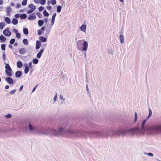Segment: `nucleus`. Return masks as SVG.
Instances as JSON below:
<instances>
[{
  "label": "nucleus",
  "instance_id": "f257e3e1",
  "mask_svg": "<svg viewBox=\"0 0 161 161\" xmlns=\"http://www.w3.org/2000/svg\"><path fill=\"white\" fill-rule=\"evenodd\" d=\"M85 120L86 121V125L82 124V122L80 124V136H82L83 133L86 136H89L92 137H108V136H124L126 134L132 135L135 134H139L144 135L145 132L142 131L144 129V126L141 125L140 128H128L126 127L125 129H119L114 130H107L98 131L94 130H99L100 127L97 125L94 124L92 120V119H87Z\"/></svg>",
  "mask_w": 161,
  "mask_h": 161
},
{
  "label": "nucleus",
  "instance_id": "f03ea898",
  "mask_svg": "<svg viewBox=\"0 0 161 161\" xmlns=\"http://www.w3.org/2000/svg\"><path fill=\"white\" fill-rule=\"evenodd\" d=\"M76 48L80 52L87 51L88 47V43L85 39L79 40L76 41Z\"/></svg>",
  "mask_w": 161,
  "mask_h": 161
},
{
  "label": "nucleus",
  "instance_id": "7ed1b4c3",
  "mask_svg": "<svg viewBox=\"0 0 161 161\" xmlns=\"http://www.w3.org/2000/svg\"><path fill=\"white\" fill-rule=\"evenodd\" d=\"M150 130L152 134H161V121L157 123Z\"/></svg>",
  "mask_w": 161,
  "mask_h": 161
},
{
  "label": "nucleus",
  "instance_id": "20e7f679",
  "mask_svg": "<svg viewBox=\"0 0 161 161\" xmlns=\"http://www.w3.org/2000/svg\"><path fill=\"white\" fill-rule=\"evenodd\" d=\"M5 64V68L6 69L5 70L6 74L8 76H10V66L8 63H4Z\"/></svg>",
  "mask_w": 161,
  "mask_h": 161
},
{
  "label": "nucleus",
  "instance_id": "39448f33",
  "mask_svg": "<svg viewBox=\"0 0 161 161\" xmlns=\"http://www.w3.org/2000/svg\"><path fill=\"white\" fill-rule=\"evenodd\" d=\"M36 18V16L34 13L31 14L28 17V19L29 20H35Z\"/></svg>",
  "mask_w": 161,
  "mask_h": 161
},
{
  "label": "nucleus",
  "instance_id": "423d86ee",
  "mask_svg": "<svg viewBox=\"0 0 161 161\" xmlns=\"http://www.w3.org/2000/svg\"><path fill=\"white\" fill-rule=\"evenodd\" d=\"M23 75L22 72L20 70H18L15 73V76L17 78H20Z\"/></svg>",
  "mask_w": 161,
  "mask_h": 161
},
{
  "label": "nucleus",
  "instance_id": "0eeeda50",
  "mask_svg": "<svg viewBox=\"0 0 161 161\" xmlns=\"http://www.w3.org/2000/svg\"><path fill=\"white\" fill-rule=\"evenodd\" d=\"M9 28H5L3 31V33L6 36H10V31L9 30Z\"/></svg>",
  "mask_w": 161,
  "mask_h": 161
},
{
  "label": "nucleus",
  "instance_id": "6e6552de",
  "mask_svg": "<svg viewBox=\"0 0 161 161\" xmlns=\"http://www.w3.org/2000/svg\"><path fill=\"white\" fill-rule=\"evenodd\" d=\"M123 33L122 32H120L119 38L120 42L121 44H123L124 42V36L123 35Z\"/></svg>",
  "mask_w": 161,
  "mask_h": 161
},
{
  "label": "nucleus",
  "instance_id": "1a4fd4ad",
  "mask_svg": "<svg viewBox=\"0 0 161 161\" xmlns=\"http://www.w3.org/2000/svg\"><path fill=\"white\" fill-rule=\"evenodd\" d=\"M39 41L41 42H47V37H44L42 36H41L39 37Z\"/></svg>",
  "mask_w": 161,
  "mask_h": 161
},
{
  "label": "nucleus",
  "instance_id": "9d476101",
  "mask_svg": "<svg viewBox=\"0 0 161 161\" xmlns=\"http://www.w3.org/2000/svg\"><path fill=\"white\" fill-rule=\"evenodd\" d=\"M41 42L39 40H37L36 42V49L38 50L39 49L41 46Z\"/></svg>",
  "mask_w": 161,
  "mask_h": 161
},
{
  "label": "nucleus",
  "instance_id": "9b49d317",
  "mask_svg": "<svg viewBox=\"0 0 161 161\" xmlns=\"http://www.w3.org/2000/svg\"><path fill=\"white\" fill-rule=\"evenodd\" d=\"M80 30L83 32H85L86 29V24H83L80 27Z\"/></svg>",
  "mask_w": 161,
  "mask_h": 161
},
{
  "label": "nucleus",
  "instance_id": "f8f14e48",
  "mask_svg": "<svg viewBox=\"0 0 161 161\" xmlns=\"http://www.w3.org/2000/svg\"><path fill=\"white\" fill-rule=\"evenodd\" d=\"M26 52V50L25 48H20L19 50V52L21 54H24Z\"/></svg>",
  "mask_w": 161,
  "mask_h": 161
},
{
  "label": "nucleus",
  "instance_id": "ddd939ff",
  "mask_svg": "<svg viewBox=\"0 0 161 161\" xmlns=\"http://www.w3.org/2000/svg\"><path fill=\"white\" fill-rule=\"evenodd\" d=\"M16 65L17 68H21L23 66V64L21 61H18L17 62Z\"/></svg>",
  "mask_w": 161,
  "mask_h": 161
},
{
  "label": "nucleus",
  "instance_id": "4468645a",
  "mask_svg": "<svg viewBox=\"0 0 161 161\" xmlns=\"http://www.w3.org/2000/svg\"><path fill=\"white\" fill-rule=\"evenodd\" d=\"M27 15L25 13L20 14V19H25L26 18Z\"/></svg>",
  "mask_w": 161,
  "mask_h": 161
},
{
  "label": "nucleus",
  "instance_id": "2eb2a0df",
  "mask_svg": "<svg viewBox=\"0 0 161 161\" xmlns=\"http://www.w3.org/2000/svg\"><path fill=\"white\" fill-rule=\"evenodd\" d=\"M28 8H30V9H31L33 11L35 10L36 9V7L33 4H31L28 5Z\"/></svg>",
  "mask_w": 161,
  "mask_h": 161
},
{
  "label": "nucleus",
  "instance_id": "dca6fc26",
  "mask_svg": "<svg viewBox=\"0 0 161 161\" xmlns=\"http://www.w3.org/2000/svg\"><path fill=\"white\" fill-rule=\"evenodd\" d=\"M18 20L16 18H13L11 21V23L14 25H15L18 24Z\"/></svg>",
  "mask_w": 161,
  "mask_h": 161
},
{
  "label": "nucleus",
  "instance_id": "f3484780",
  "mask_svg": "<svg viewBox=\"0 0 161 161\" xmlns=\"http://www.w3.org/2000/svg\"><path fill=\"white\" fill-rule=\"evenodd\" d=\"M43 52L42 50H40L39 52L37 54L36 57L38 58H40Z\"/></svg>",
  "mask_w": 161,
  "mask_h": 161
},
{
  "label": "nucleus",
  "instance_id": "a211bd4d",
  "mask_svg": "<svg viewBox=\"0 0 161 161\" xmlns=\"http://www.w3.org/2000/svg\"><path fill=\"white\" fill-rule=\"evenodd\" d=\"M38 24L39 27H41L44 24L43 21L42 19H39L38 21Z\"/></svg>",
  "mask_w": 161,
  "mask_h": 161
},
{
  "label": "nucleus",
  "instance_id": "6ab92c4d",
  "mask_svg": "<svg viewBox=\"0 0 161 161\" xmlns=\"http://www.w3.org/2000/svg\"><path fill=\"white\" fill-rule=\"evenodd\" d=\"M23 33L25 35H27L29 34V31L27 28H23Z\"/></svg>",
  "mask_w": 161,
  "mask_h": 161
},
{
  "label": "nucleus",
  "instance_id": "aec40b11",
  "mask_svg": "<svg viewBox=\"0 0 161 161\" xmlns=\"http://www.w3.org/2000/svg\"><path fill=\"white\" fill-rule=\"evenodd\" d=\"M0 40L2 42H3L5 41L6 38L3 35H2L0 36Z\"/></svg>",
  "mask_w": 161,
  "mask_h": 161
},
{
  "label": "nucleus",
  "instance_id": "412c9836",
  "mask_svg": "<svg viewBox=\"0 0 161 161\" xmlns=\"http://www.w3.org/2000/svg\"><path fill=\"white\" fill-rule=\"evenodd\" d=\"M43 14L44 16L45 17H47L49 15V14L47 12L46 9L43 10Z\"/></svg>",
  "mask_w": 161,
  "mask_h": 161
},
{
  "label": "nucleus",
  "instance_id": "4be33fe9",
  "mask_svg": "<svg viewBox=\"0 0 161 161\" xmlns=\"http://www.w3.org/2000/svg\"><path fill=\"white\" fill-rule=\"evenodd\" d=\"M62 8V6L59 5L57 7V11L58 13L60 12Z\"/></svg>",
  "mask_w": 161,
  "mask_h": 161
},
{
  "label": "nucleus",
  "instance_id": "5701e85b",
  "mask_svg": "<svg viewBox=\"0 0 161 161\" xmlns=\"http://www.w3.org/2000/svg\"><path fill=\"white\" fill-rule=\"evenodd\" d=\"M135 113V115H134V122L135 123L137 121V118H138V115L137 114L136 112H134Z\"/></svg>",
  "mask_w": 161,
  "mask_h": 161
},
{
  "label": "nucleus",
  "instance_id": "b1692460",
  "mask_svg": "<svg viewBox=\"0 0 161 161\" xmlns=\"http://www.w3.org/2000/svg\"><path fill=\"white\" fill-rule=\"evenodd\" d=\"M23 43L25 45H27L28 44V41L27 39H24L22 41Z\"/></svg>",
  "mask_w": 161,
  "mask_h": 161
},
{
  "label": "nucleus",
  "instance_id": "393cba45",
  "mask_svg": "<svg viewBox=\"0 0 161 161\" xmlns=\"http://www.w3.org/2000/svg\"><path fill=\"white\" fill-rule=\"evenodd\" d=\"M32 61L33 64H36L38 63L39 60L37 58H33Z\"/></svg>",
  "mask_w": 161,
  "mask_h": 161
},
{
  "label": "nucleus",
  "instance_id": "a878e982",
  "mask_svg": "<svg viewBox=\"0 0 161 161\" xmlns=\"http://www.w3.org/2000/svg\"><path fill=\"white\" fill-rule=\"evenodd\" d=\"M15 41V40L14 38H12V39H11V41H10V43H11L10 48H11V49H13V47L11 45V44H13L14 43Z\"/></svg>",
  "mask_w": 161,
  "mask_h": 161
},
{
  "label": "nucleus",
  "instance_id": "bb28decb",
  "mask_svg": "<svg viewBox=\"0 0 161 161\" xmlns=\"http://www.w3.org/2000/svg\"><path fill=\"white\" fill-rule=\"evenodd\" d=\"M107 52L109 54H113V52L112 49L111 48L110 49L107 48Z\"/></svg>",
  "mask_w": 161,
  "mask_h": 161
},
{
  "label": "nucleus",
  "instance_id": "cd10ccee",
  "mask_svg": "<svg viewBox=\"0 0 161 161\" xmlns=\"http://www.w3.org/2000/svg\"><path fill=\"white\" fill-rule=\"evenodd\" d=\"M47 46V44L46 43H44L41 47V48L40 49L41 50H42L43 51H44L45 49L46 48Z\"/></svg>",
  "mask_w": 161,
  "mask_h": 161
},
{
  "label": "nucleus",
  "instance_id": "c85d7f7f",
  "mask_svg": "<svg viewBox=\"0 0 161 161\" xmlns=\"http://www.w3.org/2000/svg\"><path fill=\"white\" fill-rule=\"evenodd\" d=\"M28 0H23L21 3V4L23 6H25L27 5Z\"/></svg>",
  "mask_w": 161,
  "mask_h": 161
},
{
  "label": "nucleus",
  "instance_id": "c756f323",
  "mask_svg": "<svg viewBox=\"0 0 161 161\" xmlns=\"http://www.w3.org/2000/svg\"><path fill=\"white\" fill-rule=\"evenodd\" d=\"M5 21L8 24H10V19L8 17H5Z\"/></svg>",
  "mask_w": 161,
  "mask_h": 161
},
{
  "label": "nucleus",
  "instance_id": "7c9ffc66",
  "mask_svg": "<svg viewBox=\"0 0 161 161\" xmlns=\"http://www.w3.org/2000/svg\"><path fill=\"white\" fill-rule=\"evenodd\" d=\"M5 26V23L4 22L0 23V29H3Z\"/></svg>",
  "mask_w": 161,
  "mask_h": 161
},
{
  "label": "nucleus",
  "instance_id": "2f4dec72",
  "mask_svg": "<svg viewBox=\"0 0 161 161\" xmlns=\"http://www.w3.org/2000/svg\"><path fill=\"white\" fill-rule=\"evenodd\" d=\"M39 3H40L42 5H44L46 3V0H40V1L38 2Z\"/></svg>",
  "mask_w": 161,
  "mask_h": 161
},
{
  "label": "nucleus",
  "instance_id": "473e14b6",
  "mask_svg": "<svg viewBox=\"0 0 161 161\" xmlns=\"http://www.w3.org/2000/svg\"><path fill=\"white\" fill-rule=\"evenodd\" d=\"M39 11L40 12L42 11L44 9V7L43 6H40L38 8Z\"/></svg>",
  "mask_w": 161,
  "mask_h": 161
},
{
  "label": "nucleus",
  "instance_id": "72a5a7b5",
  "mask_svg": "<svg viewBox=\"0 0 161 161\" xmlns=\"http://www.w3.org/2000/svg\"><path fill=\"white\" fill-rule=\"evenodd\" d=\"M15 34H16V38L17 39H19L21 37V34L20 33H19L18 32L17 33Z\"/></svg>",
  "mask_w": 161,
  "mask_h": 161
},
{
  "label": "nucleus",
  "instance_id": "f704fd0d",
  "mask_svg": "<svg viewBox=\"0 0 161 161\" xmlns=\"http://www.w3.org/2000/svg\"><path fill=\"white\" fill-rule=\"evenodd\" d=\"M14 18H16L17 19L19 18L20 17V14L17 13L15 14L14 16Z\"/></svg>",
  "mask_w": 161,
  "mask_h": 161
},
{
  "label": "nucleus",
  "instance_id": "c9c22d12",
  "mask_svg": "<svg viewBox=\"0 0 161 161\" xmlns=\"http://www.w3.org/2000/svg\"><path fill=\"white\" fill-rule=\"evenodd\" d=\"M6 12L7 13V15H8L10 14L9 13L10 12V7H8L7 8Z\"/></svg>",
  "mask_w": 161,
  "mask_h": 161
},
{
  "label": "nucleus",
  "instance_id": "e433bc0d",
  "mask_svg": "<svg viewBox=\"0 0 161 161\" xmlns=\"http://www.w3.org/2000/svg\"><path fill=\"white\" fill-rule=\"evenodd\" d=\"M29 70V69L28 68H25L24 70V73L25 74H27Z\"/></svg>",
  "mask_w": 161,
  "mask_h": 161
},
{
  "label": "nucleus",
  "instance_id": "4c0bfd02",
  "mask_svg": "<svg viewBox=\"0 0 161 161\" xmlns=\"http://www.w3.org/2000/svg\"><path fill=\"white\" fill-rule=\"evenodd\" d=\"M36 14L39 18L41 19L42 18V14L40 12H37L36 13Z\"/></svg>",
  "mask_w": 161,
  "mask_h": 161
},
{
  "label": "nucleus",
  "instance_id": "58836bf2",
  "mask_svg": "<svg viewBox=\"0 0 161 161\" xmlns=\"http://www.w3.org/2000/svg\"><path fill=\"white\" fill-rule=\"evenodd\" d=\"M57 3L56 0H51V4L53 5H55Z\"/></svg>",
  "mask_w": 161,
  "mask_h": 161
},
{
  "label": "nucleus",
  "instance_id": "ea45409f",
  "mask_svg": "<svg viewBox=\"0 0 161 161\" xmlns=\"http://www.w3.org/2000/svg\"><path fill=\"white\" fill-rule=\"evenodd\" d=\"M147 121V120L146 119H144L142 122L141 125H145V124H146Z\"/></svg>",
  "mask_w": 161,
  "mask_h": 161
},
{
  "label": "nucleus",
  "instance_id": "a19ab883",
  "mask_svg": "<svg viewBox=\"0 0 161 161\" xmlns=\"http://www.w3.org/2000/svg\"><path fill=\"white\" fill-rule=\"evenodd\" d=\"M44 32V31H42L41 30V29L40 30H39L37 31V33L38 35L39 36L41 35Z\"/></svg>",
  "mask_w": 161,
  "mask_h": 161
},
{
  "label": "nucleus",
  "instance_id": "79ce46f5",
  "mask_svg": "<svg viewBox=\"0 0 161 161\" xmlns=\"http://www.w3.org/2000/svg\"><path fill=\"white\" fill-rule=\"evenodd\" d=\"M28 65V68L30 69H32L33 68V67L32 66V63L31 62H30L29 63Z\"/></svg>",
  "mask_w": 161,
  "mask_h": 161
},
{
  "label": "nucleus",
  "instance_id": "37998d69",
  "mask_svg": "<svg viewBox=\"0 0 161 161\" xmlns=\"http://www.w3.org/2000/svg\"><path fill=\"white\" fill-rule=\"evenodd\" d=\"M5 45L4 44H2L1 45V48L4 51L5 50Z\"/></svg>",
  "mask_w": 161,
  "mask_h": 161
},
{
  "label": "nucleus",
  "instance_id": "c03bdc74",
  "mask_svg": "<svg viewBox=\"0 0 161 161\" xmlns=\"http://www.w3.org/2000/svg\"><path fill=\"white\" fill-rule=\"evenodd\" d=\"M42 20L44 23V22L45 24H47L48 22V19L47 18H45L42 19Z\"/></svg>",
  "mask_w": 161,
  "mask_h": 161
},
{
  "label": "nucleus",
  "instance_id": "a18cd8bd",
  "mask_svg": "<svg viewBox=\"0 0 161 161\" xmlns=\"http://www.w3.org/2000/svg\"><path fill=\"white\" fill-rule=\"evenodd\" d=\"M5 80L9 84H10V77H8L6 78Z\"/></svg>",
  "mask_w": 161,
  "mask_h": 161
},
{
  "label": "nucleus",
  "instance_id": "49530a36",
  "mask_svg": "<svg viewBox=\"0 0 161 161\" xmlns=\"http://www.w3.org/2000/svg\"><path fill=\"white\" fill-rule=\"evenodd\" d=\"M56 15L57 14L56 13H54L52 15L51 19L55 20V18L56 17Z\"/></svg>",
  "mask_w": 161,
  "mask_h": 161
},
{
  "label": "nucleus",
  "instance_id": "de8ad7c7",
  "mask_svg": "<svg viewBox=\"0 0 161 161\" xmlns=\"http://www.w3.org/2000/svg\"><path fill=\"white\" fill-rule=\"evenodd\" d=\"M50 30H49L48 29H47V30H46V33L45 34V36H48V34H49V33L50 32Z\"/></svg>",
  "mask_w": 161,
  "mask_h": 161
},
{
  "label": "nucleus",
  "instance_id": "09e8293b",
  "mask_svg": "<svg viewBox=\"0 0 161 161\" xmlns=\"http://www.w3.org/2000/svg\"><path fill=\"white\" fill-rule=\"evenodd\" d=\"M21 7V5L20 3H17L16 4V5L15 7V8H19Z\"/></svg>",
  "mask_w": 161,
  "mask_h": 161
},
{
  "label": "nucleus",
  "instance_id": "8fccbe9b",
  "mask_svg": "<svg viewBox=\"0 0 161 161\" xmlns=\"http://www.w3.org/2000/svg\"><path fill=\"white\" fill-rule=\"evenodd\" d=\"M147 155L150 157H152L153 156V154L151 153H147Z\"/></svg>",
  "mask_w": 161,
  "mask_h": 161
},
{
  "label": "nucleus",
  "instance_id": "3c124183",
  "mask_svg": "<svg viewBox=\"0 0 161 161\" xmlns=\"http://www.w3.org/2000/svg\"><path fill=\"white\" fill-rule=\"evenodd\" d=\"M38 84L36 85L33 88L32 91V93L34 92L35 90H36V87L37 86Z\"/></svg>",
  "mask_w": 161,
  "mask_h": 161
},
{
  "label": "nucleus",
  "instance_id": "603ef678",
  "mask_svg": "<svg viewBox=\"0 0 161 161\" xmlns=\"http://www.w3.org/2000/svg\"><path fill=\"white\" fill-rule=\"evenodd\" d=\"M16 89H13L11 91V94H14L16 91Z\"/></svg>",
  "mask_w": 161,
  "mask_h": 161
},
{
  "label": "nucleus",
  "instance_id": "864d4df0",
  "mask_svg": "<svg viewBox=\"0 0 161 161\" xmlns=\"http://www.w3.org/2000/svg\"><path fill=\"white\" fill-rule=\"evenodd\" d=\"M55 22V20L53 19H51V25L52 26H53L54 25Z\"/></svg>",
  "mask_w": 161,
  "mask_h": 161
},
{
  "label": "nucleus",
  "instance_id": "5fc2aeb1",
  "mask_svg": "<svg viewBox=\"0 0 161 161\" xmlns=\"http://www.w3.org/2000/svg\"><path fill=\"white\" fill-rule=\"evenodd\" d=\"M57 97V93H56L55 95L54 96V97H53V101L54 102H55L56 101Z\"/></svg>",
  "mask_w": 161,
  "mask_h": 161
},
{
  "label": "nucleus",
  "instance_id": "6e6d98bb",
  "mask_svg": "<svg viewBox=\"0 0 161 161\" xmlns=\"http://www.w3.org/2000/svg\"><path fill=\"white\" fill-rule=\"evenodd\" d=\"M46 8L49 10H51L52 9V7L51 6H48L46 7Z\"/></svg>",
  "mask_w": 161,
  "mask_h": 161
},
{
  "label": "nucleus",
  "instance_id": "4d7b16f0",
  "mask_svg": "<svg viewBox=\"0 0 161 161\" xmlns=\"http://www.w3.org/2000/svg\"><path fill=\"white\" fill-rule=\"evenodd\" d=\"M86 90L87 91V93L88 94H89L90 93V91H89V89H88V86L87 84L86 85Z\"/></svg>",
  "mask_w": 161,
  "mask_h": 161
},
{
  "label": "nucleus",
  "instance_id": "13d9d810",
  "mask_svg": "<svg viewBox=\"0 0 161 161\" xmlns=\"http://www.w3.org/2000/svg\"><path fill=\"white\" fill-rule=\"evenodd\" d=\"M24 67L25 68H28V64L27 63H25L24 64Z\"/></svg>",
  "mask_w": 161,
  "mask_h": 161
},
{
  "label": "nucleus",
  "instance_id": "bf43d9fd",
  "mask_svg": "<svg viewBox=\"0 0 161 161\" xmlns=\"http://www.w3.org/2000/svg\"><path fill=\"white\" fill-rule=\"evenodd\" d=\"M14 80L11 77V79H10V84H11V85H12L14 84Z\"/></svg>",
  "mask_w": 161,
  "mask_h": 161
},
{
  "label": "nucleus",
  "instance_id": "052dcab7",
  "mask_svg": "<svg viewBox=\"0 0 161 161\" xmlns=\"http://www.w3.org/2000/svg\"><path fill=\"white\" fill-rule=\"evenodd\" d=\"M148 112H149V114H150L151 115H152V111L151 110V109L149 108V110H148Z\"/></svg>",
  "mask_w": 161,
  "mask_h": 161
},
{
  "label": "nucleus",
  "instance_id": "680f3d73",
  "mask_svg": "<svg viewBox=\"0 0 161 161\" xmlns=\"http://www.w3.org/2000/svg\"><path fill=\"white\" fill-rule=\"evenodd\" d=\"M13 31L15 33V34L17 33V32H18V30L16 29H14L13 30Z\"/></svg>",
  "mask_w": 161,
  "mask_h": 161
},
{
  "label": "nucleus",
  "instance_id": "e2e57ef3",
  "mask_svg": "<svg viewBox=\"0 0 161 161\" xmlns=\"http://www.w3.org/2000/svg\"><path fill=\"white\" fill-rule=\"evenodd\" d=\"M23 87H24V86L23 85H21L19 88V91H21L23 90Z\"/></svg>",
  "mask_w": 161,
  "mask_h": 161
},
{
  "label": "nucleus",
  "instance_id": "0e129e2a",
  "mask_svg": "<svg viewBox=\"0 0 161 161\" xmlns=\"http://www.w3.org/2000/svg\"><path fill=\"white\" fill-rule=\"evenodd\" d=\"M151 116L152 115L148 114V116L145 118V119L147 120L151 117Z\"/></svg>",
  "mask_w": 161,
  "mask_h": 161
},
{
  "label": "nucleus",
  "instance_id": "69168bd1",
  "mask_svg": "<svg viewBox=\"0 0 161 161\" xmlns=\"http://www.w3.org/2000/svg\"><path fill=\"white\" fill-rule=\"evenodd\" d=\"M45 26H43L41 28V30L44 31V30L45 29Z\"/></svg>",
  "mask_w": 161,
  "mask_h": 161
},
{
  "label": "nucleus",
  "instance_id": "338daca9",
  "mask_svg": "<svg viewBox=\"0 0 161 161\" xmlns=\"http://www.w3.org/2000/svg\"><path fill=\"white\" fill-rule=\"evenodd\" d=\"M33 12V11L31 10V9H30L29 10H28L27 11V13L28 14H30V13H32Z\"/></svg>",
  "mask_w": 161,
  "mask_h": 161
},
{
  "label": "nucleus",
  "instance_id": "774afa93",
  "mask_svg": "<svg viewBox=\"0 0 161 161\" xmlns=\"http://www.w3.org/2000/svg\"><path fill=\"white\" fill-rule=\"evenodd\" d=\"M5 57H6V56H5V53H3V60L4 61H5Z\"/></svg>",
  "mask_w": 161,
  "mask_h": 161
}]
</instances>
